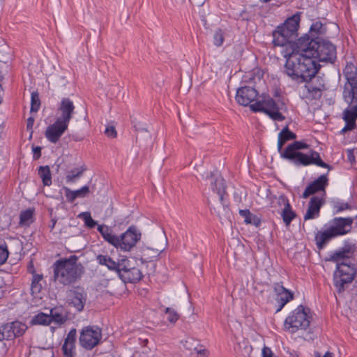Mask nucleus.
<instances>
[{"instance_id": "obj_33", "label": "nucleus", "mask_w": 357, "mask_h": 357, "mask_svg": "<svg viewBox=\"0 0 357 357\" xmlns=\"http://www.w3.org/2000/svg\"><path fill=\"white\" fill-rule=\"evenodd\" d=\"M281 215L286 225H289L296 217V213L291 210V206H289V208H283Z\"/></svg>"}, {"instance_id": "obj_8", "label": "nucleus", "mask_w": 357, "mask_h": 357, "mask_svg": "<svg viewBox=\"0 0 357 357\" xmlns=\"http://www.w3.org/2000/svg\"><path fill=\"white\" fill-rule=\"evenodd\" d=\"M303 305H299L286 318L284 321L285 329L291 333L298 330H305L310 324V317Z\"/></svg>"}, {"instance_id": "obj_31", "label": "nucleus", "mask_w": 357, "mask_h": 357, "mask_svg": "<svg viewBox=\"0 0 357 357\" xmlns=\"http://www.w3.org/2000/svg\"><path fill=\"white\" fill-rule=\"evenodd\" d=\"M85 168H74L68 172L66 175V181L68 183H74L78 178H79L83 172L85 171Z\"/></svg>"}, {"instance_id": "obj_1", "label": "nucleus", "mask_w": 357, "mask_h": 357, "mask_svg": "<svg viewBox=\"0 0 357 357\" xmlns=\"http://www.w3.org/2000/svg\"><path fill=\"white\" fill-rule=\"evenodd\" d=\"M291 52L284 54V73L292 80L307 82L318 71L315 59L333 63L337 58L335 46L319 37L312 38L308 34L299 38L291 45Z\"/></svg>"}, {"instance_id": "obj_10", "label": "nucleus", "mask_w": 357, "mask_h": 357, "mask_svg": "<svg viewBox=\"0 0 357 357\" xmlns=\"http://www.w3.org/2000/svg\"><path fill=\"white\" fill-rule=\"evenodd\" d=\"M75 106L69 98H63L58 105L56 120L69 125L75 114Z\"/></svg>"}, {"instance_id": "obj_36", "label": "nucleus", "mask_w": 357, "mask_h": 357, "mask_svg": "<svg viewBox=\"0 0 357 357\" xmlns=\"http://www.w3.org/2000/svg\"><path fill=\"white\" fill-rule=\"evenodd\" d=\"M78 217L84 221L85 225L89 228H93L97 225V222L92 218L89 212H82Z\"/></svg>"}, {"instance_id": "obj_21", "label": "nucleus", "mask_w": 357, "mask_h": 357, "mask_svg": "<svg viewBox=\"0 0 357 357\" xmlns=\"http://www.w3.org/2000/svg\"><path fill=\"white\" fill-rule=\"evenodd\" d=\"M213 178L211 182V189L213 192H215L220 197V200L221 203L223 204L224 199V194L225 192V180L220 176H216L214 173L211 172L209 176H206V178Z\"/></svg>"}, {"instance_id": "obj_41", "label": "nucleus", "mask_w": 357, "mask_h": 357, "mask_svg": "<svg viewBox=\"0 0 357 357\" xmlns=\"http://www.w3.org/2000/svg\"><path fill=\"white\" fill-rule=\"evenodd\" d=\"M8 250L6 246H0V265L3 264L8 257Z\"/></svg>"}, {"instance_id": "obj_13", "label": "nucleus", "mask_w": 357, "mask_h": 357, "mask_svg": "<svg viewBox=\"0 0 357 357\" xmlns=\"http://www.w3.org/2000/svg\"><path fill=\"white\" fill-rule=\"evenodd\" d=\"M68 125L56 119L53 124L47 128L45 135L50 142L55 144L68 130Z\"/></svg>"}, {"instance_id": "obj_7", "label": "nucleus", "mask_w": 357, "mask_h": 357, "mask_svg": "<svg viewBox=\"0 0 357 357\" xmlns=\"http://www.w3.org/2000/svg\"><path fill=\"white\" fill-rule=\"evenodd\" d=\"M300 20V15L296 13L278 26L273 33V44L281 47L290 44L297 37Z\"/></svg>"}, {"instance_id": "obj_2", "label": "nucleus", "mask_w": 357, "mask_h": 357, "mask_svg": "<svg viewBox=\"0 0 357 357\" xmlns=\"http://www.w3.org/2000/svg\"><path fill=\"white\" fill-rule=\"evenodd\" d=\"M258 92L255 89L243 86L237 90L236 100L241 105H250L251 110L255 112H261L266 114L274 121H282L285 119L284 116L280 112L284 105L283 102H276L268 96H263L261 100L251 104L256 100Z\"/></svg>"}, {"instance_id": "obj_29", "label": "nucleus", "mask_w": 357, "mask_h": 357, "mask_svg": "<svg viewBox=\"0 0 357 357\" xmlns=\"http://www.w3.org/2000/svg\"><path fill=\"white\" fill-rule=\"evenodd\" d=\"M43 280V275L39 274H33V278L31 281V294L33 296L38 295L41 289H42V284L40 283L41 280Z\"/></svg>"}, {"instance_id": "obj_51", "label": "nucleus", "mask_w": 357, "mask_h": 357, "mask_svg": "<svg viewBox=\"0 0 357 357\" xmlns=\"http://www.w3.org/2000/svg\"><path fill=\"white\" fill-rule=\"evenodd\" d=\"M135 128L137 130H144V131H147L146 129L145 128H143L142 127H137V125H135Z\"/></svg>"}, {"instance_id": "obj_37", "label": "nucleus", "mask_w": 357, "mask_h": 357, "mask_svg": "<svg viewBox=\"0 0 357 357\" xmlns=\"http://www.w3.org/2000/svg\"><path fill=\"white\" fill-rule=\"evenodd\" d=\"M323 24L321 22H316L313 23L310 29V33L312 35V38H315L319 34L324 33Z\"/></svg>"}, {"instance_id": "obj_15", "label": "nucleus", "mask_w": 357, "mask_h": 357, "mask_svg": "<svg viewBox=\"0 0 357 357\" xmlns=\"http://www.w3.org/2000/svg\"><path fill=\"white\" fill-rule=\"evenodd\" d=\"M273 290L276 295L275 300L279 306L277 312H279L288 302L293 299V293L280 283H275L273 284Z\"/></svg>"}, {"instance_id": "obj_44", "label": "nucleus", "mask_w": 357, "mask_h": 357, "mask_svg": "<svg viewBox=\"0 0 357 357\" xmlns=\"http://www.w3.org/2000/svg\"><path fill=\"white\" fill-rule=\"evenodd\" d=\"M105 133L107 137L111 138H115L117 135L116 129L113 126H107L105 129Z\"/></svg>"}, {"instance_id": "obj_25", "label": "nucleus", "mask_w": 357, "mask_h": 357, "mask_svg": "<svg viewBox=\"0 0 357 357\" xmlns=\"http://www.w3.org/2000/svg\"><path fill=\"white\" fill-rule=\"evenodd\" d=\"M15 338V333L12 328V324L7 323L0 326V341L10 340Z\"/></svg>"}, {"instance_id": "obj_4", "label": "nucleus", "mask_w": 357, "mask_h": 357, "mask_svg": "<svg viewBox=\"0 0 357 357\" xmlns=\"http://www.w3.org/2000/svg\"><path fill=\"white\" fill-rule=\"evenodd\" d=\"M307 148H308V145L306 143L295 141L286 147L282 153V158L289 161L297 167L315 165L331 169V166L322 161L318 152L312 149L305 153L300 151V150Z\"/></svg>"}, {"instance_id": "obj_45", "label": "nucleus", "mask_w": 357, "mask_h": 357, "mask_svg": "<svg viewBox=\"0 0 357 357\" xmlns=\"http://www.w3.org/2000/svg\"><path fill=\"white\" fill-rule=\"evenodd\" d=\"M278 204L280 206H283L284 208H289V206H291L289 202V200L284 195L279 196V197L278 199Z\"/></svg>"}, {"instance_id": "obj_32", "label": "nucleus", "mask_w": 357, "mask_h": 357, "mask_svg": "<svg viewBox=\"0 0 357 357\" xmlns=\"http://www.w3.org/2000/svg\"><path fill=\"white\" fill-rule=\"evenodd\" d=\"M12 328L15 333V338L17 337L22 336L25 331L27 330V326L25 324L15 321L11 322Z\"/></svg>"}, {"instance_id": "obj_12", "label": "nucleus", "mask_w": 357, "mask_h": 357, "mask_svg": "<svg viewBox=\"0 0 357 357\" xmlns=\"http://www.w3.org/2000/svg\"><path fill=\"white\" fill-rule=\"evenodd\" d=\"M354 220L352 217L334 218L330 221L329 227L336 236H343L351 231Z\"/></svg>"}, {"instance_id": "obj_46", "label": "nucleus", "mask_w": 357, "mask_h": 357, "mask_svg": "<svg viewBox=\"0 0 357 357\" xmlns=\"http://www.w3.org/2000/svg\"><path fill=\"white\" fill-rule=\"evenodd\" d=\"M335 208H337V212H340L346 209H350L351 206L348 203L337 202L335 204Z\"/></svg>"}, {"instance_id": "obj_48", "label": "nucleus", "mask_w": 357, "mask_h": 357, "mask_svg": "<svg viewBox=\"0 0 357 357\" xmlns=\"http://www.w3.org/2000/svg\"><path fill=\"white\" fill-rule=\"evenodd\" d=\"M314 357H333V354L330 351H327L323 356H321L319 352H315Z\"/></svg>"}, {"instance_id": "obj_18", "label": "nucleus", "mask_w": 357, "mask_h": 357, "mask_svg": "<svg viewBox=\"0 0 357 357\" xmlns=\"http://www.w3.org/2000/svg\"><path fill=\"white\" fill-rule=\"evenodd\" d=\"M76 329L72 328L67 335L62 346V351L64 357H75Z\"/></svg>"}, {"instance_id": "obj_52", "label": "nucleus", "mask_w": 357, "mask_h": 357, "mask_svg": "<svg viewBox=\"0 0 357 357\" xmlns=\"http://www.w3.org/2000/svg\"><path fill=\"white\" fill-rule=\"evenodd\" d=\"M271 0H260V1L261 2H264V3H267V2H269Z\"/></svg>"}, {"instance_id": "obj_27", "label": "nucleus", "mask_w": 357, "mask_h": 357, "mask_svg": "<svg viewBox=\"0 0 357 357\" xmlns=\"http://www.w3.org/2000/svg\"><path fill=\"white\" fill-rule=\"evenodd\" d=\"M31 325H43V326H48L50 324V318L49 317V314L39 312L35 316H33L31 321Z\"/></svg>"}, {"instance_id": "obj_14", "label": "nucleus", "mask_w": 357, "mask_h": 357, "mask_svg": "<svg viewBox=\"0 0 357 357\" xmlns=\"http://www.w3.org/2000/svg\"><path fill=\"white\" fill-rule=\"evenodd\" d=\"M118 274L125 282L130 283H135L139 281L143 276L138 268L130 267L128 263L123 264Z\"/></svg>"}, {"instance_id": "obj_39", "label": "nucleus", "mask_w": 357, "mask_h": 357, "mask_svg": "<svg viewBox=\"0 0 357 357\" xmlns=\"http://www.w3.org/2000/svg\"><path fill=\"white\" fill-rule=\"evenodd\" d=\"M224 33L221 29H218L215 31L213 36V43L215 46L220 47L224 42Z\"/></svg>"}, {"instance_id": "obj_20", "label": "nucleus", "mask_w": 357, "mask_h": 357, "mask_svg": "<svg viewBox=\"0 0 357 357\" xmlns=\"http://www.w3.org/2000/svg\"><path fill=\"white\" fill-rule=\"evenodd\" d=\"M96 260L99 264L105 266L109 270L114 271L119 273L123 264L129 263L128 259H123L121 262H116L107 255H98Z\"/></svg>"}, {"instance_id": "obj_17", "label": "nucleus", "mask_w": 357, "mask_h": 357, "mask_svg": "<svg viewBox=\"0 0 357 357\" xmlns=\"http://www.w3.org/2000/svg\"><path fill=\"white\" fill-rule=\"evenodd\" d=\"M323 198L314 196L310 199L307 210L304 215V220H311L317 218L319 215L320 208L324 204Z\"/></svg>"}, {"instance_id": "obj_28", "label": "nucleus", "mask_w": 357, "mask_h": 357, "mask_svg": "<svg viewBox=\"0 0 357 357\" xmlns=\"http://www.w3.org/2000/svg\"><path fill=\"white\" fill-rule=\"evenodd\" d=\"M38 175L44 185L50 186L52 184V175L49 166H40L38 168Z\"/></svg>"}, {"instance_id": "obj_11", "label": "nucleus", "mask_w": 357, "mask_h": 357, "mask_svg": "<svg viewBox=\"0 0 357 357\" xmlns=\"http://www.w3.org/2000/svg\"><path fill=\"white\" fill-rule=\"evenodd\" d=\"M87 294L84 288L75 287L67 292V300L70 305L74 307L78 312L83 310L86 304Z\"/></svg>"}, {"instance_id": "obj_34", "label": "nucleus", "mask_w": 357, "mask_h": 357, "mask_svg": "<svg viewBox=\"0 0 357 357\" xmlns=\"http://www.w3.org/2000/svg\"><path fill=\"white\" fill-rule=\"evenodd\" d=\"M49 317L50 318V324L54 322L58 324H61L66 321L65 317L61 313L59 312L56 309H52L50 310Z\"/></svg>"}, {"instance_id": "obj_38", "label": "nucleus", "mask_w": 357, "mask_h": 357, "mask_svg": "<svg viewBox=\"0 0 357 357\" xmlns=\"http://www.w3.org/2000/svg\"><path fill=\"white\" fill-rule=\"evenodd\" d=\"M33 212L30 209L22 211L20 215V224L21 225H29L31 222Z\"/></svg>"}, {"instance_id": "obj_26", "label": "nucleus", "mask_w": 357, "mask_h": 357, "mask_svg": "<svg viewBox=\"0 0 357 357\" xmlns=\"http://www.w3.org/2000/svg\"><path fill=\"white\" fill-rule=\"evenodd\" d=\"M344 72L351 87L357 85V68L352 65L347 66Z\"/></svg>"}, {"instance_id": "obj_23", "label": "nucleus", "mask_w": 357, "mask_h": 357, "mask_svg": "<svg viewBox=\"0 0 357 357\" xmlns=\"http://www.w3.org/2000/svg\"><path fill=\"white\" fill-rule=\"evenodd\" d=\"M296 138V135L293 132L290 131L287 126L284 128L281 132L278 134V151L280 154V157L282 158V153L284 151L282 150V146L284 144L289 140H293Z\"/></svg>"}, {"instance_id": "obj_5", "label": "nucleus", "mask_w": 357, "mask_h": 357, "mask_svg": "<svg viewBox=\"0 0 357 357\" xmlns=\"http://www.w3.org/2000/svg\"><path fill=\"white\" fill-rule=\"evenodd\" d=\"M98 231L105 241L122 251H130L141 238V232L135 226H130L121 236L114 234L107 225H98Z\"/></svg>"}, {"instance_id": "obj_22", "label": "nucleus", "mask_w": 357, "mask_h": 357, "mask_svg": "<svg viewBox=\"0 0 357 357\" xmlns=\"http://www.w3.org/2000/svg\"><path fill=\"white\" fill-rule=\"evenodd\" d=\"M326 89L325 85L321 82L318 84L314 80L305 85V90L307 91V98L317 100L321 97L322 92Z\"/></svg>"}, {"instance_id": "obj_53", "label": "nucleus", "mask_w": 357, "mask_h": 357, "mask_svg": "<svg viewBox=\"0 0 357 357\" xmlns=\"http://www.w3.org/2000/svg\"><path fill=\"white\" fill-rule=\"evenodd\" d=\"M52 357H54V356H52Z\"/></svg>"}, {"instance_id": "obj_16", "label": "nucleus", "mask_w": 357, "mask_h": 357, "mask_svg": "<svg viewBox=\"0 0 357 357\" xmlns=\"http://www.w3.org/2000/svg\"><path fill=\"white\" fill-rule=\"evenodd\" d=\"M328 184V179L326 175H321L317 179L310 183L303 193L302 197L307 198L310 195L323 191L325 192V188Z\"/></svg>"}, {"instance_id": "obj_42", "label": "nucleus", "mask_w": 357, "mask_h": 357, "mask_svg": "<svg viewBox=\"0 0 357 357\" xmlns=\"http://www.w3.org/2000/svg\"><path fill=\"white\" fill-rule=\"evenodd\" d=\"M75 196L78 197H85L90 192L89 187L84 185L79 190H74Z\"/></svg>"}, {"instance_id": "obj_49", "label": "nucleus", "mask_w": 357, "mask_h": 357, "mask_svg": "<svg viewBox=\"0 0 357 357\" xmlns=\"http://www.w3.org/2000/svg\"><path fill=\"white\" fill-rule=\"evenodd\" d=\"M34 123V119L33 117H29L27 119L26 128L27 129H31Z\"/></svg>"}, {"instance_id": "obj_30", "label": "nucleus", "mask_w": 357, "mask_h": 357, "mask_svg": "<svg viewBox=\"0 0 357 357\" xmlns=\"http://www.w3.org/2000/svg\"><path fill=\"white\" fill-rule=\"evenodd\" d=\"M240 215L244 218V222L246 224H252L254 225H259L260 223L259 219L255 215L250 213L248 209L240 210Z\"/></svg>"}, {"instance_id": "obj_40", "label": "nucleus", "mask_w": 357, "mask_h": 357, "mask_svg": "<svg viewBox=\"0 0 357 357\" xmlns=\"http://www.w3.org/2000/svg\"><path fill=\"white\" fill-rule=\"evenodd\" d=\"M165 314L167 315V319L171 323H175L179 318L178 314L170 307L165 309Z\"/></svg>"}, {"instance_id": "obj_50", "label": "nucleus", "mask_w": 357, "mask_h": 357, "mask_svg": "<svg viewBox=\"0 0 357 357\" xmlns=\"http://www.w3.org/2000/svg\"><path fill=\"white\" fill-rule=\"evenodd\" d=\"M197 353H198L199 357H206V356H207L206 350H200Z\"/></svg>"}, {"instance_id": "obj_35", "label": "nucleus", "mask_w": 357, "mask_h": 357, "mask_svg": "<svg viewBox=\"0 0 357 357\" xmlns=\"http://www.w3.org/2000/svg\"><path fill=\"white\" fill-rule=\"evenodd\" d=\"M40 107L39 94L37 91H33L31 96V112H37Z\"/></svg>"}, {"instance_id": "obj_6", "label": "nucleus", "mask_w": 357, "mask_h": 357, "mask_svg": "<svg viewBox=\"0 0 357 357\" xmlns=\"http://www.w3.org/2000/svg\"><path fill=\"white\" fill-rule=\"evenodd\" d=\"M53 266L54 280L63 285L75 283L83 273V266L75 255L57 260Z\"/></svg>"}, {"instance_id": "obj_47", "label": "nucleus", "mask_w": 357, "mask_h": 357, "mask_svg": "<svg viewBox=\"0 0 357 357\" xmlns=\"http://www.w3.org/2000/svg\"><path fill=\"white\" fill-rule=\"evenodd\" d=\"M33 158L38 159L41 155V148L40 146H36L33 148Z\"/></svg>"}, {"instance_id": "obj_9", "label": "nucleus", "mask_w": 357, "mask_h": 357, "mask_svg": "<svg viewBox=\"0 0 357 357\" xmlns=\"http://www.w3.org/2000/svg\"><path fill=\"white\" fill-rule=\"evenodd\" d=\"M102 339L101 329L98 326L84 327L79 338L80 345L86 350H91L97 346Z\"/></svg>"}, {"instance_id": "obj_19", "label": "nucleus", "mask_w": 357, "mask_h": 357, "mask_svg": "<svg viewBox=\"0 0 357 357\" xmlns=\"http://www.w3.org/2000/svg\"><path fill=\"white\" fill-rule=\"evenodd\" d=\"M357 119V105L351 106L346 109L343 112V119L345 121V126L342 128V132L344 133L349 130H352L356 127V120Z\"/></svg>"}, {"instance_id": "obj_24", "label": "nucleus", "mask_w": 357, "mask_h": 357, "mask_svg": "<svg viewBox=\"0 0 357 357\" xmlns=\"http://www.w3.org/2000/svg\"><path fill=\"white\" fill-rule=\"evenodd\" d=\"M335 237L337 236L330 227L323 231H319L315 236L317 248L320 250L324 248L325 245Z\"/></svg>"}, {"instance_id": "obj_43", "label": "nucleus", "mask_w": 357, "mask_h": 357, "mask_svg": "<svg viewBox=\"0 0 357 357\" xmlns=\"http://www.w3.org/2000/svg\"><path fill=\"white\" fill-rule=\"evenodd\" d=\"M63 190H65L66 197L69 202H73L77 199L74 190H71L67 187H63Z\"/></svg>"}, {"instance_id": "obj_3", "label": "nucleus", "mask_w": 357, "mask_h": 357, "mask_svg": "<svg viewBox=\"0 0 357 357\" xmlns=\"http://www.w3.org/2000/svg\"><path fill=\"white\" fill-rule=\"evenodd\" d=\"M354 252V245L346 244L333 252L328 261L336 263L333 273V283L338 293H342L354 279L356 269L351 258Z\"/></svg>"}]
</instances>
